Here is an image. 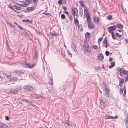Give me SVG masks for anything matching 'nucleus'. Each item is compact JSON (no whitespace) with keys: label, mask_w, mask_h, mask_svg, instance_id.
<instances>
[{"label":"nucleus","mask_w":128,"mask_h":128,"mask_svg":"<svg viewBox=\"0 0 128 128\" xmlns=\"http://www.w3.org/2000/svg\"><path fill=\"white\" fill-rule=\"evenodd\" d=\"M125 124L126 128H128V114H127L126 117Z\"/></svg>","instance_id":"7"},{"label":"nucleus","mask_w":128,"mask_h":128,"mask_svg":"<svg viewBox=\"0 0 128 128\" xmlns=\"http://www.w3.org/2000/svg\"><path fill=\"white\" fill-rule=\"evenodd\" d=\"M53 80L52 78L49 81V83L50 85H52L53 84Z\"/></svg>","instance_id":"29"},{"label":"nucleus","mask_w":128,"mask_h":128,"mask_svg":"<svg viewBox=\"0 0 128 128\" xmlns=\"http://www.w3.org/2000/svg\"><path fill=\"white\" fill-rule=\"evenodd\" d=\"M88 26L89 29L92 28L94 26L93 23L91 22H89L88 24Z\"/></svg>","instance_id":"10"},{"label":"nucleus","mask_w":128,"mask_h":128,"mask_svg":"<svg viewBox=\"0 0 128 128\" xmlns=\"http://www.w3.org/2000/svg\"><path fill=\"white\" fill-rule=\"evenodd\" d=\"M79 10L80 16L81 17H82L83 13V9L81 7H80Z\"/></svg>","instance_id":"11"},{"label":"nucleus","mask_w":128,"mask_h":128,"mask_svg":"<svg viewBox=\"0 0 128 128\" xmlns=\"http://www.w3.org/2000/svg\"><path fill=\"white\" fill-rule=\"evenodd\" d=\"M112 60V58L111 57L108 60V61L109 62L111 61Z\"/></svg>","instance_id":"60"},{"label":"nucleus","mask_w":128,"mask_h":128,"mask_svg":"<svg viewBox=\"0 0 128 128\" xmlns=\"http://www.w3.org/2000/svg\"><path fill=\"white\" fill-rule=\"evenodd\" d=\"M71 46L72 47L73 50L75 51V49H76V46L75 44L72 43V44L71 45Z\"/></svg>","instance_id":"27"},{"label":"nucleus","mask_w":128,"mask_h":128,"mask_svg":"<svg viewBox=\"0 0 128 128\" xmlns=\"http://www.w3.org/2000/svg\"><path fill=\"white\" fill-rule=\"evenodd\" d=\"M23 88L26 90H30V88H32V87L30 85H27L24 86L23 87Z\"/></svg>","instance_id":"4"},{"label":"nucleus","mask_w":128,"mask_h":128,"mask_svg":"<svg viewBox=\"0 0 128 128\" xmlns=\"http://www.w3.org/2000/svg\"><path fill=\"white\" fill-rule=\"evenodd\" d=\"M107 17V19L109 20H111V19H112V16L110 15L108 16Z\"/></svg>","instance_id":"30"},{"label":"nucleus","mask_w":128,"mask_h":128,"mask_svg":"<svg viewBox=\"0 0 128 128\" xmlns=\"http://www.w3.org/2000/svg\"><path fill=\"white\" fill-rule=\"evenodd\" d=\"M17 26L20 28V30H22L23 29V28H21L20 26H19L18 24H17Z\"/></svg>","instance_id":"62"},{"label":"nucleus","mask_w":128,"mask_h":128,"mask_svg":"<svg viewBox=\"0 0 128 128\" xmlns=\"http://www.w3.org/2000/svg\"><path fill=\"white\" fill-rule=\"evenodd\" d=\"M34 6H32L31 7H29L27 8V10L28 11L33 10H34Z\"/></svg>","instance_id":"26"},{"label":"nucleus","mask_w":128,"mask_h":128,"mask_svg":"<svg viewBox=\"0 0 128 128\" xmlns=\"http://www.w3.org/2000/svg\"><path fill=\"white\" fill-rule=\"evenodd\" d=\"M22 101L26 102V103L29 104H31L32 102L30 100L27 99L23 98L22 99Z\"/></svg>","instance_id":"6"},{"label":"nucleus","mask_w":128,"mask_h":128,"mask_svg":"<svg viewBox=\"0 0 128 128\" xmlns=\"http://www.w3.org/2000/svg\"><path fill=\"white\" fill-rule=\"evenodd\" d=\"M118 118V116H115L114 117H113V118H115V119H117Z\"/></svg>","instance_id":"63"},{"label":"nucleus","mask_w":128,"mask_h":128,"mask_svg":"<svg viewBox=\"0 0 128 128\" xmlns=\"http://www.w3.org/2000/svg\"><path fill=\"white\" fill-rule=\"evenodd\" d=\"M66 0H63V1L62 3H63V4H66Z\"/></svg>","instance_id":"61"},{"label":"nucleus","mask_w":128,"mask_h":128,"mask_svg":"<svg viewBox=\"0 0 128 128\" xmlns=\"http://www.w3.org/2000/svg\"><path fill=\"white\" fill-rule=\"evenodd\" d=\"M57 35V33H56L55 32H50L49 34V36H56Z\"/></svg>","instance_id":"14"},{"label":"nucleus","mask_w":128,"mask_h":128,"mask_svg":"<svg viewBox=\"0 0 128 128\" xmlns=\"http://www.w3.org/2000/svg\"><path fill=\"white\" fill-rule=\"evenodd\" d=\"M122 73L123 74H128V71L125 70L123 68L122 70Z\"/></svg>","instance_id":"21"},{"label":"nucleus","mask_w":128,"mask_h":128,"mask_svg":"<svg viewBox=\"0 0 128 128\" xmlns=\"http://www.w3.org/2000/svg\"><path fill=\"white\" fill-rule=\"evenodd\" d=\"M128 80V75L126 76L125 80V82H126Z\"/></svg>","instance_id":"50"},{"label":"nucleus","mask_w":128,"mask_h":128,"mask_svg":"<svg viewBox=\"0 0 128 128\" xmlns=\"http://www.w3.org/2000/svg\"><path fill=\"white\" fill-rule=\"evenodd\" d=\"M120 83H121V84H123L124 82V80L122 78H121L120 79Z\"/></svg>","instance_id":"43"},{"label":"nucleus","mask_w":128,"mask_h":128,"mask_svg":"<svg viewBox=\"0 0 128 128\" xmlns=\"http://www.w3.org/2000/svg\"><path fill=\"white\" fill-rule=\"evenodd\" d=\"M82 49L84 50L86 53H89L90 52V49L88 45L87 42L85 41L84 42Z\"/></svg>","instance_id":"1"},{"label":"nucleus","mask_w":128,"mask_h":128,"mask_svg":"<svg viewBox=\"0 0 128 128\" xmlns=\"http://www.w3.org/2000/svg\"><path fill=\"white\" fill-rule=\"evenodd\" d=\"M124 40L126 43H128V39L126 38H125Z\"/></svg>","instance_id":"56"},{"label":"nucleus","mask_w":128,"mask_h":128,"mask_svg":"<svg viewBox=\"0 0 128 128\" xmlns=\"http://www.w3.org/2000/svg\"><path fill=\"white\" fill-rule=\"evenodd\" d=\"M98 17H94V22L96 24L98 23Z\"/></svg>","instance_id":"17"},{"label":"nucleus","mask_w":128,"mask_h":128,"mask_svg":"<svg viewBox=\"0 0 128 128\" xmlns=\"http://www.w3.org/2000/svg\"><path fill=\"white\" fill-rule=\"evenodd\" d=\"M67 124L68 126H72V124L70 122L69 123L68 122Z\"/></svg>","instance_id":"45"},{"label":"nucleus","mask_w":128,"mask_h":128,"mask_svg":"<svg viewBox=\"0 0 128 128\" xmlns=\"http://www.w3.org/2000/svg\"><path fill=\"white\" fill-rule=\"evenodd\" d=\"M34 58L37 59L38 56V53L36 51H35L34 52Z\"/></svg>","instance_id":"32"},{"label":"nucleus","mask_w":128,"mask_h":128,"mask_svg":"<svg viewBox=\"0 0 128 128\" xmlns=\"http://www.w3.org/2000/svg\"><path fill=\"white\" fill-rule=\"evenodd\" d=\"M8 24H9L10 26L11 27H13V26L10 23H8Z\"/></svg>","instance_id":"64"},{"label":"nucleus","mask_w":128,"mask_h":128,"mask_svg":"<svg viewBox=\"0 0 128 128\" xmlns=\"http://www.w3.org/2000/svg\"><path fill=\"white\" fill-rule=\"evenodd\" d=\"M62 0H59L58 1V3L59 6H61L62 4Z\"/></svg>","instance_id":"38"},{"label":"nucleus","mask_w":128,"mask_h":128,"mask_svg":"<svg viewBox=\"0 0 128 128\" xmlns=\"http://www.w3.org/2000/svg\"><path fill=\"white\" fill-rule=\"evenodd\" d=\"M109 54V52L108 51H106L105 52V54L107 56H108Z\"/></svg>","instance_id":"46"},{"label":"nucleus","mask_w":128,"mask_h":128,"mask_svg":"<svg viewBox=\"0 0 128 128\" xmlns=\"http://www.w3.org/2000/svg\"><path fill=\"white\" fill-rule=\"evenodd\" d=\"M99 100L101 107L103 109L104 108L105 106L104 101L101 99H100Z\"/></svg>","instance_id":"5"},{"label":"nucleus","mask_w":128,"mask_h":128,"mask_svg":"<svg viewBox=\"0 0 128 128\" xmlns=\"http://www.w3.org/2000/svg\"><path fill=\"white\" fill-rule=\"evenodd\" d=\"M1 128H8V126L6 124L2 123V124L1 127Z\"/></svg>","instance_id":"20"},{"label":"nucleus","mask_w":128,"mask_h":128,"mask_svg":"<svg viewBox=\"0 0 128 128\" xmlns=\"http://www.w3.org/2000/svg\"><path fill=\"white\" fill-rule=\"evenodd\" d=\"M102 39V38H99L98 39V43L99 42V41H101Z\"/></svg>","instance_id":"55"},{"label":"nucleus","mask_w":128,"mask_h":128,"mask_svg":"<svg viewBox=\"0 0 128 128\" xmlns=\"http://www.w3.org/2000/svg\"><path fill=\"white\" fill-rule=\"evenodd\" d=\"M6 92L8 93H11L12 92V89L10 90V89H8L6 91Z\"/></svg>","instance_id":"39"},{"label":"nucleus","mask_w":128,"mask_h":128,"mask_svg":"<svg viewBox=\"0 0 128 128\" xmlns=\"http://www.w3.org/2000/svg\"><path fill=\"white\" fill-rule=\"evenodd\" d=\"M122 69L123 68H118L116 69L117 70H118L120 72V76H121V74H122Z\"/></svg>","instance_id":"28"},{"label":"nucleus","mask_w":128,"mask_h":128,"mask_svg":"<svg viewBox=\"0 0 128 128\" xmlns=\"http://www.w3.org/2000/svg\"><path fill=\"white\" fill-rule=\"evenodd\" d=\"M116 28V26H111L108 27V32L110 33L113 32L112 31L115 30Z\"/></svg>","instance_id":"2"},{"label":"nucleus","mask_w":128,"mask_h":128,"mask_svg":"<svg viewBox=\"0 0 128 128\" xmlns=\"http://www.w3.org/2000/svg\"><path fill=\"white\" fill-rule=\"evenodd\" d=\"M8 7L9 8H10L12 10H13L14 12H17V11H15L14 9L12 8V5L10 4H9L8 6Z\"/></svg>","instance_id":"25"},{"label":"nucleus","mask_w":128,"mask_h":128,"mask_svg":"<svg viewBox=\"0 0 128 128\" xmlns=\"http://www.w3.org/2000/svg\"><path fill=\"white\" fill-rule=\"evenodd\" d=\"M72 10H74L76 13L78 12V9L76 8H72Z\"/></svg>","instance_id":"33"},{"label":"nucleus","mask_w":128,"mask_h":128,"mask_svg":"<svg viewBox=\"0 0 128 128\" xmlns=\"http://www.w3.org/2000/svg\"><path fill=\"white\" fill-rule=\"evenodd\" d=\"M63 9L65 11L66 10H67V7H66L65 6H62Z\"/></svg>","instance_id":"48"},{"label":"nucleus","mask_w":128,"mask_h":128,"mask_svg":"<svg viewBox=\"0 0 128 128\" xmlns=\"http://www.w3.org/2000/svg\"><path fill=\"white\" fill-rule=\"evenodd\" d=\"M5 118L6 120H9V117L7 116H6Z\"/></svg>","instance_id":"54"},{"label":"nucleus","mask_w":128,"mask_h":128,"mask_svg":"<svg viewBox=\"0 0 128 128\" xmlns=\"http://www.w3.org/2000/svg\"><path fill=\"white\" fill-rule=\"evenodd\" d=\"M13 8H14L16 9L17 10H20L21 9V7H18V6L15 5H14Z\"/></svg>","instance_id":"24"},{"label":"nucleus","mask_w":128,"mask_h":128,"mask_svg":"<svg viewBox=\"0 0 128 128\" xmlns=\"http://www.w3.org/2000/svg\"><path fill=\"white\" fill-rule=\"evenodd\" d=\"M92 48H94L95 49H97L98 48V47L96 45H94L93 46H92Z\"/></svg>","instance_id":"37"},{"label":"nucleus","mask_w":128,"mask_h":128,"mask_svg":"<svg viewBox=\"0 0 128 128\" xmlns=\"http://www.w3.org/2000/svg\"><path fill=\"white\" fill-rule=\"evenodd\" d=\"M4 80L2 76H0V82H2L3 80Z\"/></svg>","instance_id":"47"},{"label":"nucleus","mask_w":128,"mask_h":128,"mask_svg":"<svg viewBox=\"0 0 128 128\" xmlns=\"http://www.w3.org/2000/svg\"><path fill=\"white\" fill-rule=\"evenodd\" d=\"M86 17V21L88 23L90 22L91 18L88 13H87Z\"/></svg>","instance_id":"9"},{"label":"nucleus","mask_w":128,"mask_h":128,"mask_svg":"<svg viewBox=\"0 0 128 128\" xmlns=\"http://www.w3.org/2000/svg\"><path fill=\"white\" fill-rule=\"evenodd\" d=\"M35 65V64H34L31 66L28 64H22V66L24 68H32L34 67Z\"/></svg>","instance_id":"3"},{"label":"nucleus","mask_w":128,"mask_h":128,"mask_svg":"<svg viewBox=\"0 0 128 128\" xmlns=\"http://www.w3.org/2000/svg\"><path fill=\"white\" fill-rule=\"evenodd\" d=\"M68 16V18H69L70 20V21L72 20V18L71 16V15H69V16Z\"/></svg>","instance_id":"49"},{"label":"nucleus","mask_w":128,"mask_h":128,"mask_svg":"<svg viewBox=\"0 0 128 128\" xmlns=\"http://www.w3.org/2000/svg\"><path fill=\"white\" fill-rule=\"evenodd\" d=\"M11 93L12 94H16L18 93V91L16 89H12Z\"/></svg>","instance_id":"16"},{"label":"nucleus","mask_w":128,"mask_h":128,"mask_svg":"<svg viewBox=\"0 0 128 128\" xmlns=\"http://www.w3.org/2000/svg\"><path fill=\"white\" fill-rule=\"evenodd\" d=\"M85 38L87 41H88L89 39V38L90 36V34L87 32L85 35Z\"/></svg>","instance_id":"12"},{"label":"nucleus","mask_w":128,"mask_h":128,"mask_svg":"<svg viewBox=\"0 0 128 128\" xmlns=\"http://www.w3.org/2000/svg\"><path fill=\"white\" fill-rule=\"evenodd\" d=\"M16 72L18 76H20L21 75V74H24V72H22L21 71L17 70L16 71Z\"/></svg>","instance_id":"13"},{"label":"nucleus","mask_w":128,"mask_h":128,"mask_svg":"<svg viewBox=\"0 0 128 128\" xmlns=\"http://www.w3.org/2000/svg\"><path fill=\"white\" fill-rule=\"evenodd\" d=\"M23 21L24 22H32V21L31 20H29L28 19L24 20H23Z\"/></svg>","instance_id":"34"},{"label":"nucleus","mask_w":128,"mask_h":128,"mask_svg":"<svg viewBox=\"0 0 128 128\" xmlns=\"http://www.w3.org/2000/svg\"><path fill=\"white\" fill-rule=\"evenodd\" d=\"M43 14H46V15H49L50 14L49 13H46V12H44Z\"/></svg>","instance_id":"58"},{"label":"nucleus","mask_w":128,"mask_h":128,"mask_svg":"<svg viewBox=\"0 0 128 128\" xmlns=\"http://www.w3.org/2000/svg\"><path fill=\"white\" fill-rule=\"evenodd\" d=\"M116 26H117V28H120L121 29H122L123 28V26L121 24H117L116 25Z\"/></svg>","instance_id":"22"},{"label":"nucleus","mask_w":128,"mask_h":128,"mask_svg":"<svg viewBox=\"0 0 128 128\" xmlns=\"http://www.w3.org/2000/svg\"><path fill=\"white\" fill-rule=\"evenodd\" d=\"M43 98L42 96H36V99H38V98Z\"/></svg>","instance_id":"52"},{"label":"nucleus","mask_w":128,"mask_h":128,"mask_svg":"<svg viewBox=\"0 0 128 128\" xmlns=\"http://www.w3.org/2000/svg\"><path fill=\"white\" fill-rule=\"evenodd\" d=\"M116 36H118L119 38H120L121 37V36L122 35H121L120 34H119L118 32H116Z\"/></svg>","instance_id":"40"},{"label":"nucleus","mask_w":128,"mask_h":128,"mask_svg":"<svg viewBox=\"0 0 128 128\" xmlns=\"http://www.w3.org/2000/svg\"><path fill=\"white\" fill-rule=\"evenodd\" d=\"M74 23L75 25H78L79 24V22L76 18H74Z\"/></svg>","instance_id":"18"},{"label":"nucleus","mask_w":128,"mask_h":128,"mask_svg":"<svg viewBox=\"0 0 128 128\" xmlns=\"http://www.w3.org/2000/svg\"><path fill=\"white\" fill-rule=\"evenodd\" d=\"M80 4L81 6L82 7H84V4L83 2V1H80Z\"/></svg>","instance_id":"35"},{"label":"nucleus","mask_w":128,"mask_h":128,"mask_svg":"<svg viewBox=\"0 0 128 128\" xmlns=\"http://www.w3.org/2000/svg\"><path fill=\"white\" fill-rule=\"evenodd\" d=\"M29 95L31 97H32L34 98H36V96L34 94H32L30 93Z\"/></svg>","instance_id":"23"},{"label":"nucleus","mask_w":128,"mask_h":128,"mask_svg":"<svg viewBox=\"0 0 128 128\" xmlns=\"http://www.w3.org/2000/svg\"><path fill=\"white\" fill-rule=\"evenodd\" d=\"M120 94H122L123 92V89L122 88H120Z\"/></svg>","instance_id":"44"},{"label":"nucleus","mask_w":128,"mask_h":128,"mask_svg":"<svg viewBox=\"0 0 128 128\" xmlns=\"http://www.w3.org/2000/svg\"><path fill=\"white\" fill-rule=\"evenodd\" d=\"M88 12V10L87 9H85L84 10V16L86 14V13Z\"/></svg>","instance_id":"41"},{"label":"nucleus","mask_w":128,"mask_h":128,"mask_svg":"<svg viewBox=\"0 0 128 128\" xmlns=\"http://www.w3.org/2000/svg\"><path fill=\"white\" fill-rule=\"evenodd\" d=\"M111 64L112 66H113V67H114V66L115 65V63L114 62H111Z\"/></svg>","instance_id":"53"},{"label":"nucleus","mask_w":128,"mask_h":128,"mask_svg":"<svg viewBox=\"0 0 128 128\" xmlns=\"http://www.w3.org/2000/svg\"><path fill=\"white\" fill-rule=\"evenodd\" d=\"M111 33V34H112V38L114 40L115 39H116V37H115V36L114 35V32H112V33Z\"/></svg>","instance_id":"31"},{"label":"nucleus","mask_w":128,"mask_h":128,"mask_svg":"<svg viewBox=\"0 0 128 128\" xmlns=\"http://www.w3.org/2000/svg\"><path fill=\"white\" fill-rule=\"evenodd\" d=\"M104 58V57L102 54H101L98 55V58L101 61H102V59Z\"/></svg>","instance_id":"8"},{"label":"nucleus","mask_w":128,"mask_h":128,"mask_svg":"<svg viewBox=\"0 0 128 128\" xmlns=\"http://www.w3.org/2000/svg\"><path fill=\"white\" fill-rule=\"evenodd\" d=\"M18 79L17 77L14 76L11 77V78H10V80L12 81H13L14 82L17 81Z\"/></svg>","instance_id":"15"},{"label":"nucleus","mask_w":128,"mask_h":128,"mask_svg":"<svg viewBox=\"0 0 128 128\" xmlns=\"http://www.w3.org/2000/svg\"><path fill=\"white\" fill-rule=\"evenodd\" d=\"M64 13L66 14L68 16H69V13L67 12V11L65 10L64 11Z\"/></svg>","instance_id":"51"},{"label":"nucleus","mask_w":128,"mask_h":128,"mask_svg":"<svg viewBox=\"0 0 128 128\" xmlns=\"http://www.w3.org/2000/svg\"><path fill=\"white\" fill-rule=\"evenodd\" d=\"M113 116H108L106 118V119H113Z\"/></svg>","instance_id":"42"},{"label":"nucleus","mask_w":128,"mask_h":128,"mask_svg":"<svg viewBox=\"0 0 128 128\" xmlns=\"http://www.w3.org/2000/svg\"><path fill=\"white\" fill-rule=\"evenodd\" d=\"M103 42L106 44V45L105 46L106 48H107L109 46L108 44L107 43V40L106 38L104 39Z\"/></svg>","instance_id":"19"},{"label":"nucleus","mask_w":128,"mask_h":128,"mask_svg":"<svg viewBox=\"0 0 128 128\" xmlns=\"http://www.w3.org/2000/svg\"><path fill=\"white\" fill-rule=\"evenodd\" d=\"M26 5L24 4H20V6L22 7L25 6Z\"/></svg>","instance_id":"57"},{"label":"nucleus","mask_w":128,"mask_h":128,"mask_svg":"<svg viewBox=\"0 0 128 128\" xmlns=\"http://www.w3.org/2000/svg\"><path fill=\"white\" fill-rule=\"evenodd\" d=\"M61 18L62 19H64L65 18V16L64 14H62L61 15Z\"/></svg>","instance_id":"36"},{"label":"nucleus","mask_w":128,"mask_h":128,"mask_svg":"<svg viewBox=\"0 0 128 128\" xmlns=\"http://www.w3.org/2000/svg\"><path fill=\"white\" fill-rule=\"evenodd\" d=\"M78 28H80V27H82V25L81 24H80L78 25Z\"/></svg>","instance_id":"59"}]
</instances>
